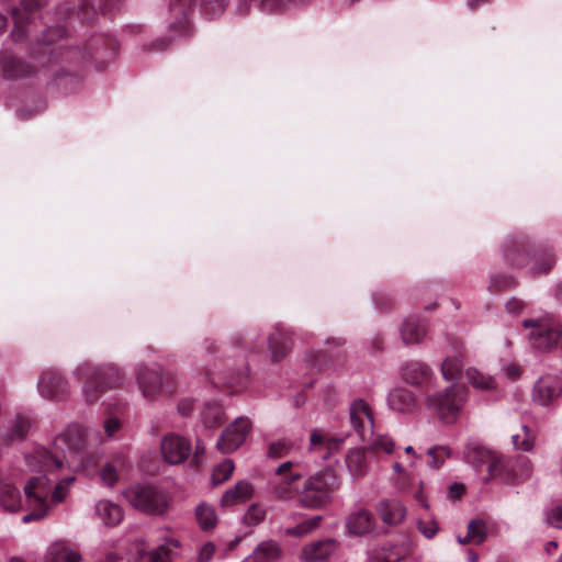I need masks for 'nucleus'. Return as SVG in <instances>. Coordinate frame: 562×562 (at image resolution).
<instances>
[{
    "label": "nucleus",
    "instance_id": "f257e3e1",
    "mask_svg": "<svg viewBox=\"0 0 562 562\" xmlns=\"http://www.w3.org/2000/svg\"><path fill=\"white\" fill-rule=\"evenodd\" d=\"M469 462L481 463L488 460L490 479H498L506 484H519L531 476L532 464L526 456L514 459L492 456L482 448H472L467 453Z\"/></svg>",
    "mask_w": 562,
    "mask_h": 562
},
{
    "label": "nucleus",
    "instance_id": "f03ea898",
    "mask_svg": "<svg viewBox=\"0 0 562 562\" xmlns=\"http://www.w3.org/2000/svg\"><path fill=\"white\" fill-rule=\"evenodd\" d=\"M79 443V431L76 429H67L55 438L54 451L36 446L32 451L25 454V463L32 471L45 470L49 472L60 469L65 461L69 462L65 453V448L67 447L70 453H72L76 452Z\"/></svg>",
    "mask_w": 562,
    "mask_h": 562
},
{
    "label": "nucleus",
    "instance_id": "7ed1b4c3",
    "mask_svg": "<svg viewBox=\"0 0 562 562\" xmlns=\"http://www.w3.org/2000/svg\"><path fill=\"white\" fill-rule=\"evenodd\" d=\"M339 487L340 481L335 471H322L305 481L299 496V502L306 508H324L331 502L333 494Z\"/></svg>",
    "mask_w": 562,
    "mask_h": 562
},
{
    "label": "nucleus",
    "instance_id": "20e7f679",
    "mask_svg": "<svg viewBox=\"0 0 562 562\" xmlns=\"http://www.w3.org/2000/svg\"><path fill=\"white\" fill-rule=\"evenodd\" d=\"M468 400V389L462 384H452L442 392H436L426 396L425 404L428 409L437 413L438 417L452 424Z\"/></svg>",
    "mask_w": 562,
    "mask_h": 562
},
{
    "label": "nucleus",
    "instance_id": "39448f33",
    "mask_svg": "<svg viewBox=\"0 0 562 562\" xmlns=\"http://www.w3.org/2000/svg\"><path fill=\"white\" fill-rule=\"evenodd\" d=\"M522 326L528 329V341L536 350L549 351L562 337V325L552 314L525 319Z\"/></svg>",
    "mask_w": 562,
    "mask_h": 562
},
{
    "label": "nucleus",
    "instance_id": "423d86ee",
    "mask_svg": "<svg viewBox=\"0 0 562 562\" xmlns=\"http://www.w3.org/2000/svg\"><path fill=\"white\" fill-rule=\"evenodd\" d=\"M506 257L513 267L532 276L547 273L555 265V256L550 248H509Z\"/></svg>",
    "mask_w": 562,
    "mask_h": 562
},
{
    "label": "nucleus",
    "instance_id": "0eeeda50",
    "mask_svg": "<svg viewBox=\"0 0 562 562\" xmlns=\"http://www.w3.org/2000/svg\"><path fill=\"white\" fill-rule=\"evenodd\" d=\"M52 485L45 475L33 476L24 485L26 503L31 512L22 521L29 524L45 518L49 512Z\"/></svg>",
    "mask_w": 562,
    "mask_h": 562
},
{
    "label": "nucleus",
    "instance_id": "6e6552de",
    "mask_svg": "<svg viewBox=\"0 0 562 562\" xmlns=\"http://www.w3.org/2000/svg\"><path fill=\"white\" fill-rule=\"evenodd\" d=\"M124 497L134 508L150 515H161L168 507L167 496L151 485L130 486L124 491Z\"/></svg>",
    "mask_w": 562,
    "mask_h": 562
},
{
    "label": "nucleus",
    "instance_id": "1a4fd4ad",
    "mask_svg": "<svg viewBox=\"0 0 562 562\" xmlns=\"http://www.w3.org/2000/svg\"><path fill=\"white\" fill-rule=\"evenodd\" d=\"M136 382L143 397L148 402L155 401L162 391L170 394L176 391V381L170 373L144 366L136 371Z\"/></svg>",
    "mask_w": 562,
    "mask_h": 562
},
{
    "label": "nucleus",
    "instance_id": "9d476101",
    "mask_svg": "<svg viewBox=\"0 0 562 562\" xmlns=\"http://www.w3.org/2000/svg\"><path fill=\"white\" fill-rule=\"evenodd\" d=\"M351 427L361 440H368L373 435L374 418L370 404L361 398H353L349 406Z\"/></svg>",
    "mask_w": 562,
    "mask_h": 562
},
{
    "label": "nucleus",
    "instance_id": "9b49d317",
    "mask_svg": "<svg viewBox=\"0 0 562 562\" xmlns=\"http://www.w3.org/2000/svg\"><path fill=\"white\" fill-rule=\"evenodd\" d=\"M293 462L281 463L270 479L274 495L280 499H290L296 493V482L301 474L293 470Z\"/></svg>",
    "mask_w": 562,
    "mask_h": 562
},
{
    "label": "nucleus",
    "instance_id": "f8f14e48",
    "mask_svg": "<svg viewBox=\"0 0 562 562\" xmlns=\"http://www.w3.org/2000/svg\"><path fill=\"white\" fill-rule=\"evenodd\" d=\"M250 422L247 418H236L217 440V448L222 453H232L245 441L250 431Z\"/></svg>",
    "mask_w": 562,
    "mask_h": 562
},
{
    "label": "nucleus",
    "instance_id": "ddd939ff",
    "mask_svg": "<svg viewBox=\"0 0 562 562\" xmlns=\"http://www.w3.org/2000/svg\"><path fill=\"white\" fill-rule=\"evenodd\" d=\"M37 389L42 397L59 401L67 396L69 385L67 380L58 371L48 369L41 374Z\"/></svg>",
    "mask_w": 562,
    "mask_h": 562
},
{
    "label": "nucleus",
    "instance_id": "4468645a",
    "mask_svg": "<svg viewBox=\"0 0 562 562\" xmlns=\"http://www.w3.org/2000/svg\"><path fill=\"white\" fill-rule=\"evenodd\" d=\"M562 394V380L555 374L540 376L532 390V400L539 405H548Z\"/></svg>",
    "mask_w": 562,
    "mask_h": 562
},
{
    "label": "nucleus",
    "instance_id": "2eb2a0df",
    "mask_svg": "<svg viewBox=\"0 0 562 562\" xmlns=\"http://www.w3.org/2000/svg\"><path fill=\"white\" fill-rule=\"evenodd\" d=\"M164 459L170 464L183 462L191 453V443L181 436L168 435L160 445Z\"/></svg>",
    "mask_w": 562,
    "mask_h": 562
},
{
    "label": "nucleus",
    "instance_id": "dca6fc26",
    "mask_svg": "<svg viewBox=\"0 0 562 562\" xmlns=\"http://www.w3.org/2000/svg\"><path fill=\"white\" fill-rule=\"evenodd\" d=\"M339 548L338 540L325 538L306 544L303 549V555L308 562H322L334 555Z\"/></svg>",
    "mask_w": 562,
    "mask_h": 562
},
{
    "label": "nucleus",
    "instance_id": "f3484780",
    "mask_svg": "<svg viewBox=\"0 0 562 562\" xmlns=\"http://www.w3.org/2000/svg\"><path fill=\"white\" fill-rule=\"evenodd\" d=\"M127 469L128 461L125 454L116 453L112 456L101 468L100 477L102 483L109 487H113Z\"/></svg>",
    "mask_w": 562,
    "mask_h": 562
},
{
    "label": "nucleus",
    "instance_id": "a211bd4d",
    "mask_svg": "<svg viewBox=\"0 0 562 562\" xmlns=\"http://www.w3.org/2000/svg\"><path fill=\"white\" fill-rule=\"evenodd\" d=\"M91 363L83 362L76 369V374L79 378L86 379L83 385V397L87 403H94L106 389L99 375L93 376L91 373Z\"/></svg>",
    "mask_w": 562,
    "mask_h": 562
},
{
    "label": "nucleus",
    "instance_id": "6ab92c4d",
    "mask_svg": "<svg viewBox=\"0 0 562 562\" xmlns=\"http://www.w3.org/2000/svg\"><path fill=\"white\" fill-rule=\"evenodd\" d=\"M387 405L390 409L396 413L411 414L416 409L417 400L411 390L395 387L387 395Z\"/></svg>",
    "mask_w": 562,
    "mask_h": 562
},
{
    "label": "nucleus",
    "instance_id": "aec40b11",
    "mask_svg": "<svg viewBox=\"0 0 562 562\" xmlns=\"http://www.w3.org/2000/svg\"><path fill=\"white\" fill-rule=\"evenodd\" d=\"M376 510L381 520L386 525L401 524L407 514L405 505L395 498H385L379 502Z\"/></svg>",
    "mask_w": 562,
    "mask_h": 562
},
{
    "label": "nucleus",
    "instance_id": "412c9836",
    "mask_svg": "<svg viewBox=\"0 0 562 562\" xmlns=\"http://www.w3.org/2000/svg\"><path fill=\"white\" fill-rule=\"evenodd\" d=\"M342 439L334 438L327 434L313 430L310 437L308 450L319 453L323 459H328L334 451H337Z\"/></svg>",
    "mask_w": 562,
    "mask_h": 562
},
{
    "label": "nucleus",
    "instance_id": "4be33fe9",
    "mask_svg": "<svg viewBox=\"0 0 562 562\" xmlns=\"http://www.w3.org/2000/svg\"><path fill=\"white\" fill-rule=\"evenodd\" d=\"M346 526L351 535L363 536L374 529L375 521L373 515L368 509L360 508L348 516Z\"/></svg>",
    "mask_w": 562,
    "mask_h": 562
},
{
    "label": "nucleus",
    "instance_id": "5701e85b",
    "mask_svg": "<svg viewBox=\"0 0 562 562\" xmlns=\"http://www.w3.org/2000/svg\"><path fill=\"white\" fill-rule=\"evenodd\" d=\"M32 426L33 420L30 416L19 414L8 422L2 439L5 443L23 440Z\"/></svg>",
    "mask_w": 562,
    "mask_h": 562
},
{
    "label": "nucleus",
    "instance_id": "b1692460",
    "mask_svg": "<svg viewBox=\"0 0 562 562\" xmlns=\"http://www.w3.org/2000/svg\"><path fill=\"white\" fill-rule=\"evenodd\" d=\"M403 380L412 385L422 386L429 382L431 369L420 361H409L401 369Z\"/></svg>",
    "mask_w": 562,
    "mask_h": 562
},
{
    "label": "nucleus",
    "instance_id": "393cba45",
    "mask_svg": "<svg viewBox=\"0 0 562 562\" xmlns=\"http://www.w3.org/2000/svg\"><path fill=\"white\" fill-rule=\"evenodd\" d=\"M254 495V486L248 481H238L233 487L225 491L221 497V505L223 507H232L238 504L246 503Z\"/></svg>",
    "mask_w": 562,
    "mask_h": 562
},
{
    "label": "nucleus",
    "instance_id": "a878e982",
    "mask_svg": "<svg viewBox=\"0 0 562 562\" xmlns=\"http://www.w3.org/2000/svg\"><path fill=\"white\" fill-rule=\"evenodd\" d=\"M95 516L105 527H115L123 520V508L109 499H100L94 506Z\"/></svg>",
    "mask_w": 562,
    "mask_h": 562
},
{
    "label": "nucleus",
    "instance_id": "bb28decb",
    "mask_svg": "<svg viewBox=\"0 0 562 562\" xmlns=\"http://www.w3.org/2000/svg\"><path fill=\"white\" fill-rule=\"evenodd\" d=\"M81 554L72 549L66 541L58 540L53 542L45 555L44 562H80Z\"/></svg>",
    "mask_w": 562,
    "mask_h": 562
},
{
    "label": "nucleus",
    "instance_id": "cd10ccee",
    "mask_svg": "<svg viewBox=\"0 0 562 562\" xmlns=\"http://www.w3.org/2000/svg\"><path fill=\"white\" fill-rule=\"evenodd\" d=\"M428 330L427 323L416 316H408L403 322L401 335L404 344L413 345L422 341Z\"/></svg>",
    "mask_w": 562,
    "mask_h": 562
},
{
    "label": "nucleus",
    "instance_id": "c85d7f7f",
    "mask_svg": "<svg viewBox=\"0 0 562 562\" xmlns=\"http://www.w3.org/2000/svg\"><path fill=\"white\" fill-rule=\"evenodd\" d=\"M180 547L177 539L166 538L162 544L147 553L145 562H171L179 555Z\"/></svg>",
    "mask_w": 562,
    "mask_h": 562
},
{
    "label": "nucleus",
    "instance_id": "c756f323",
    "mask_svg": "<svg viewBox=\"0 0 562 562\" xmlns=\"http://www.w3.org/2000/svg\"><path fill=\"white\" fill-rule=\"evenodd\" d=\"M194 4L195 0H170L169 11L172 18L170 27L184 31L188 16Z\"/></svg>",
    "mask_w": 562,
    "mask_h": 562
},
{
    "label": "nucleus",
    "instance_id": "7c9ffc66",
    "mask_svg": "<svg viewBox=\"0 0 562 562\" xmlns=\"http://www.w3.org/2000/svg\"><path fill=\"white\" fill-rule=\"evenodd\" d=\"M0 506L8 513H16L22 508L20 491L8 481H0Z\"/></svg>",
    "mask_w": 562,
    "mask_h": 562
},
{
    "label": "nucleus",
    "instance_id": "2f4dec72",
    "mask_svg": "<svg viewBox=\"0 0 562 562\" xmlns=\"http://www.w3.org/2000/svg\"><path fill=\"white\" fill-rule=\"evenodd\" d=\"M292 347V339L282 328L276 327L269 336V348L272 360L278 361L285 357Z\"/></svg>",
    "mask_w": 562,
    "mask_h": 562
},
{
    "label": "nucleus",
    "instance_id": "473e14b6",
    "mask_svg": "<svg viewBox=\"0 0 562 562\" xmlns=\"http://www.w3.org/2000/svg\"><path fill=\"white\" fill-rule=\"evenodd\" d=\"M345 462L350 475L355 479H361L368 473L369 465L364 449H350L346 454Z\"/></svg>",
    "mask_w": 562,
    "mask_h": 562
},
{
    "label": "nucleus",
    "instance_id": "72a5a7b5",
    "mask_svg": "<svg viewBox=\"0 0 562 562\" xmlns=\"http://www.w3.org/2000/svg\"><path fill=\"white\" fill-rule=\"evenodd\" d=\"M323 520V516L316 515L299 521L293 527L280 528V533L285 537L302 538L316 530Z\"/></svg>",
    "mask_w": 562,
    "mask_h": 562
},
{
    "label": "nucleus",
    "instance_id": "f704fd0d",
    "mask_svg": "<svg viewBox=\"0 0 562 562\" xmlns=\"http://www.w3.org/2000/svg\"><path fill=\"white\" fill-rule=\"evenodd\" d=\"M90 373L93 376L99 375V380L102 381L106 389L120 386L124 380L123 372L114 364H108L99 368H93L91 366Z\"/></svg>",
    "mask_w": 562,
    "mask_h": 562
},
{
    "label": "nucleus",
    "instance_id": "c9c22d12",
    "mask_svg": "<svg viewBox=\"0 0 562 562\" xmlns=\"http://www.w3.org/2000/svg\"><path fill=\"white\" fill-rule=\"evenodd\" d=\"M281 548L278 542L273 540H266L260 542L249 559L252 562H274L281 557Z\"/></svg>",
    "mask_w": 562,
    "mask_h": 562
},
{
    "label": "nucleus",
    "instance_id": "e433bc0d",
    "mask_svg": "<svg viewBox=\"0 0 562 562\" xmlns=\"http://www.w3.org/2000/svg\"><path fill=\"white\" fill-rule=\"evenodd\" d=\"M3 76L8 79H15L27 76L31 72V67L22 60L7 56L1 61Z\"/></svg>",
    "mask_w": 562,
    "mask_h": 562
},
{
    "label": "nucleus",
    "instance_id": "4c0bfd02",
    "mask_svg": "<svg viewBox=\"0 0 562 562\" xmlns=\"http://www.w3.org/2000/svg\"><path fill=\"white\" fill-rule=\"evenodd\" d=\"M195 517L200 528L209 531L215 528L217 524V515L213 506L201 503L195 508Z\"/></svg>",
    "mask_w": 562,
    "mask_h": 562
},
{
    "label": "nucleus",
    "instance_id": "58836bf2",
    "mask_svg": "<svg viewBox=\"0 0 562 562\" xmlns=\"http://www.w3.org/2000/svg\"><path fill=\"white\" fill-rule=\"evenodd\" d=\"M302 3L304 0H260L258 9L265 14H279L289 9L292 3Z\"/></svg>",
    "mask_w": 562,
    "mask_h": 562
},
{
    "label": "nucleus",
    "instance_id": "ea45409f",
    "mask_svg": "<svg viewBox=\"0 0 562 562\" xmlns=\"http://www.w3.org/2000/svg\"><path fill=\"white\" fill-rule=\"evenodd\" d=\"M468 381L476 389L492 390L495 387V380L491 375H485L481 371L470 368L467 370Z\"/></svg>",
    "mask_w": 562,
    "mask_h": 562
},
{
    "label": "nucleus",
    "instance_id": "a19ab883",
    "mask_svg": "<svg viewBox=\"0 0 562 562\" xmlns=\"http://www.w3.org/2000/svg\"><path fill=\"white\" fill-rule=\"evenodd\" d=\"M74 482L75 476L60 480L50 492L49 506L64 502Z\"/></svg>",
    "mask_w": 562,
    "mask_h": 562
},
{
    "label": "nucleus",
    "instance_id": "79ce46f5",
    "mask_svg": "<svg viewBox=\"0 0 562 562\" xmlns=\"http://www.w3.org/2000/svg\"><path fill=\"white\" fill-rule=\"evenodd\" d=\"M235 469L234 462L231 459H226L216 465L213 470L211 481L213 485H218L227 481L233 474Z\"/></svg>",
    "mask_w": 562,
    "mask_h": 562
},
{
    "label": "nucleus",
    "instance_id": "37998d69",
    "mask_svg": "<svg viewBox=\"0 0 562 562\" xmlns=\"http://www.w3.org/2000/svg\"><path fill=\"white\" fill-rule=\"evenodd\" d=\"M462 370V361L459 357L447 358L441 363V373L447 381L459 379Z\"/></svg>",
    "mask_w": 562,
    "mask_h": 562
},
{
    "label": "nucleus",
    "instance_id": "c03bdc74",
    "mask_svg": "<svg viewBox=\"0 0 562 562\" xmlns=\"http://www.w3.org/2000/svg\"><path fill=\"white\" fill-rule=\"evenodd\" d=\"M368 450L373 452L382 451L386 454H393L395 450V442L391 437L386 435H378L370 441Z\"/></svg>",
    "mask_w": 562,
    "mask_h": 562
},
{
    "label": "nucleus",
    "instance_id": "a18cd8bd",
    "mask_svg": "<svg viewBox=\"0 0 562 562\" xmlns=\"http://www.w3.org/2000/svg\"><path fill=\"white\" fill-rule=\"evenodd\" d=\"M486 537V528L483 521L472 520L468 525L467 540L480 544Z\"/></svg>",
    "mask_w": 562,
    "mask_h": 562
},
{
    "label": "nucleus",
    "instance_id": "49530a36",
    "mask_svg": "<svg viewBox=\"0 0 562 562\" xmlns=\"http://www.w3.org/2000/svg\"><path fill=\"white\" fill-rule=\"evenodd\" d=\"M293 449V443L288 439H281L271 442L268 448V456L273 459H279L288 456Z\"/></svg>",
    "mask_w": 562,
    "mask_h": 562
},
{
    "label": "nucleus",
    "instance_id": "de8ad7c7",
    "mask_svg": "<svg viewBox=\"0 0 562 562\" xmlns=\"http://www.w3.org/2000/svg\"><path fill=\"white\" fill-rule=\"evenodd\" d=\"M512 441L516 449L522 451H529L533 446V438L527 426L521 427V434L513 435Z\"/></svg>",
    "mask_w": 562,
    "mask_h": 562
},
{
    "label": "nucleus",
    "instance_id": "09e8293b",
    "mask_svg": "<svg viewBox=\"0 0 562 562\" xmlns=\"http://www.w3.org/2000/svg\"><path fill=\"white\" fill-rule=\"evenodd\" d=\"M517 281L508 274H497L491 278L488 289L491 291L506 290L516 286Z\"/></svg>",
    "mask_w": 562,
    "mask_h": 562
},
{
    "label": "nucleus",
    "instance_id": "8fccbe9b",
    "mask_svg": "<svg viewBox=\"0 0 562 562\" xmlns=\"http://www.w3.org/2000/svg\"><path fill=\"white\" fill-rule=\"evenodd\" d=\"M427 454L430 458V461L428 462L429 465L434 469H438L449 456V451L446 447H435L428 449Z\"/></svg>",
    "mask_w": 562,
    "mask_h": 562
},
{
    "label": "nucleus",
    "instance_id": "3c124183",
    "mask_svg": "<svg viewBox=\"0 0 562 562\" xmlns=\"http://www.w3.org/2000/svg\"><path fill=\"white\" fill-rule=\"evenodd\" d=\"M266 517V510L258 504H252L247 509L245 520L248 525L256 526Z\"/></svg>",
    "mask_w": 562,
    "mask_h": 562
},
{
    "label": "nucleus",
    "instance_id": "603ef678",
    "mask_svg": "<svg viewBox=\"0 0 562 562\" xmlns=\"http://www.w3.org/2000/svg\"><path fill=\"white\" fill-rule=\"evenodd\" d=\"M417 528L427 539H432L439 530L438 522L435 519H419L417 521Z\"/></svg>",
    "mask_w": 562,
    "mask_h": 562
},
{
    "label": "nucleus",
    "instance_id": "864d4df0",
    "mask_svg": "<svg viewBox=\"0 0 562 562\" xmlns=\"http://www.w3.org/2000/svg\"><path fill=\"white\" fill-rule=\"evenodd\" d=\"M203 5L204 13L210 15H220L226 8L224 0H205Z\"/></svg>",
    "mask_w": 562,
    "mask_h": 562
},
{
    "label": "nucleus",
    "instance_id": "5fc2aeb1",
    "mask_svg": "<svg viewBox=\"0 0 562 562\" xmlns=\"http://www.w3.org/2000/svg\"><path fill=\"white\" fill-rule=\"evenodd\" d=\"M12 14H13V19H14V26H13V30H12V36L15 41H21L24 36V22H23V19L21 16V13L19 11V9H14L12 11Z\"/></svg>",
    "mask_w": 562,
    "mask_h": 562
},
{
    "label": "nucleus",
    "instance_id": "6e6d98bb",
    "mask_svg": "<svg viewBox=\"0 0 562 562\" xmlns=\"http://www.w3.org/2000/svg\"><path fill=\"white\" fill-rule=\"evenodd\" d=\"M216 551L215 544L212 541L205 542L199 550L196 562H210Z\"/></svg>",
    "mask_w": 562,
    "mask_h": 562
},
{
    "label": "nucleus",
    "instance_id": "4d7b16f0",
    "mask_svg": "<svg viewBox=\"0 0 562 562\" xmlns=\"http://www.w3.org/2000/svg\"><path fill=\"white\" fill-rule=\"evenodd\" d=\"M547 522L553 528H562V506H557L547 513Z\"/></svg>",
    "mask_w": 562,
    "mask_h": 562
},
{
    "label": "nucleus",
    "instance_id": "13d9d810",
    "mask_svg": "<svg viewBox=\"0 0 562 562\" xmlns=\"http://www.w3.org/2000/svg\"><path fill=\"white\" fill-rule=\"evenodd\" d=\"M121 420L117 417H108L103 423V428L108 438H112L121 429Z\"/></svg>",
    "mask_w": 562,
    "mask_h": 562
},
{
    "label": "nucleus",
    "instance_id": "bf43d9fd",
    "mask_svg": "<svg viewBox=\"0 0 562 562\" xmlns=\"http://www.w3.org/2000/svg\"><path fill=\"white\" fill-rule=\"evenodd\" d=\"M527 304L525 301L518 297H512L506 302L505 308L506 312L513 315H517L521 313L526 308Z\"/></svg>",
    "mask_w": 562,
    "mask_h": 562
},
{
    "label": "nucleus",
    "instance_id": "052dcab7",
    "mask_svg": "<svg viewBox=\"0 0 562 562\" xmlns=\"http://www.w3.org/2000/svg\"><path fill=\"white\" fill-rule=\"evenodd\" d=\"M502 373L509 380H516L520 375L521 369L518 364L508 362L503 366Z\"/></svg>",
    "mask_w": 562,
    "mask_h": 562
},
{
    "label": "nucleus",
    "instance_id": "680f3d73",
    "mask_svg": "<svg viewBox=\"0 0 562 562\" xmlns=\"http://www.w3.org/2000/svg\"><path fill=\"white\" fill-rule=\"evenodd\" d=\"M47 0H21V8L25 12H34L43 7H45Z\"/></svg>",
    "mask_w": 562,
    "mask_h": 562
},
{
    "label": "nucleus",
    "instance_id": "e2e57ef3",
    "mask_svg": "<svg viewBox=\"0 0 562 562\" xmlns=\"http://www.w3.org/2000/svg\"><path fill=\"white\" fill-rule=\"evenodd\" d=\"M254 0H236L235 13L245 16L250 12Z\"/></svg>",
    "mask_w": 562,
    "mask_h": 562
},
{
    "label": "nucleus",
    "instance_id": "0e129e2a",
    "mask_svg": "<svg viewBox=\"0 0 562 562\" xmlns=\"http://www.w3.org/2000/svg\"><path fill=\"white\" fill-rule=\"evenodd\" d=\"M193 406H194V402L190 398H182L179 403H178V412L182 415V416H188L190 415V413L192 412L193 409Z\"/></svg>",
    "mask_w": 562,
    "mask_h": 562
},
{
    "label": "nucleus",
    "instance_id": "69168bd1",
    "mask_svg": "<svg viewBox=\"0 0 562 562\" xmlns=\"http://www.w3.org/2000/svg\"><path fill=\"white\" fill-rule=\"evenodd\" d=\"M394 486L401 492H407L409 486V476L406 473L398 475L394 482Z\"/></svg>",
    "mask_w": 562,
    "mask_h": 562
},
{
    "label": "nucleus",
    "instance_id": "338daca9",
    "mask_svg": "<svg viewBox=\"0 0 562 562\" xmlns=\"http://www.w3.org/2000/svg\"><path fill=\"white\" fill-rule=\"evenodd\" d=\"M464 492V486L460 483H454L449 488V494L452 498H459Z\"/></svg>",
    "mask_w": 562,
    "mask_h": 562
},
{
    "label": "nucleus",
    "instance_id": "774afa93",
    "mask_svg": "<svg viewBox=\"0 0 562 562\" xmlns=\"http://www.w3.org/2000/svg\"><path fill=\"white\" fill-rule=\"evenodd\" d=\"M553 295L557 301L562 303V280L555 284Z\"/></svg>",
    "mask_w": 562,
    "mask_h": 562
}]
</instances>
